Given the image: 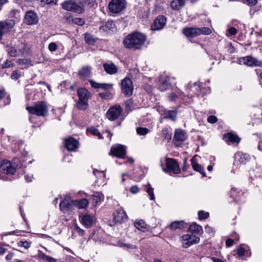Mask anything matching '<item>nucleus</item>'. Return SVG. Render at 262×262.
<instances>
[{"label": "nucleus", "mask_w": 262, "mask_h": 262, "mask_svg": "<svg viewBox=\"0 0 262 262\" xmlns=\"http://www.w3.org/2000/svg\"><path fill=\"white\" fill-rule=\"evenodd\" d=\"M146 39V36L140 32H135L128 35L123 40L124 46L133 50L141 49Z\"/></svg>", "instance_id": "1"}, {"label": "nucleus", "mask_w": 262, "mask_h": 262, "mask_svg": "<svg viewBox=\"0 0 262 262\" xmlns=\"http://www.w3.org/2000/svg\"><path fill=\"white\" fill-rule=\"evenodd\" d=\"M26 110L30 114L39 117H46L48 114L49 107L46 102L40 101L36 102L34 106H27Z\"/></svg>", "instance_id": "2"}, {"label": "nucleus", "mask_w": 262, "mask_h": 262, "mask_svg": "<svg viewBox=\"0 0 262 262\" xmlns=\"http://www.w3.org/2000/svg\"><path fill=\"white\" fill-rule=\"evenodd\" d=\"M77 94L79 97L78 108L82 110H86L88 106V101L90 97V92L84 88H81L78 89Z\"/></svg>", "instance_id": "3"}, {"label": "nucleus", "mask_w": 262, "mask_h": 262, "mask_svg": "<svg viewBox=\"0 0 262 262\" xmlns=\"http://www.w3.org/2000/svg\"><path fill=\"white\" fill-rule=\"evenodd\" d=\"M61 5L62 9L68 11H72L78 14L83 13L84 12L83 7L77 4L73 0L66 1Z\"/></svg>", "instance_id": "4"}, {"label": "nucleus", "mask_w": 262, "mask_h": 262, "mask_svg": "<svg viewBox=\"0 0 262 262\" xmlns=\"http://www.w3.org/2000/svg\"><path fill=\"white\" fill-rule=\"evenodd\" d=\"M123 109L119 105L111 106L106 112V117L110 121H115L121 116Z\"/></svg>", "instance_id": "5"}, {"label": "nucleus", "mask_w": 262, "mask_h": 262, "mask_svg": "<svg viewBox=\"0 0 262 262\" xmlns=\"http://www.w3.org/2000/svg\"><path fill=\"white\" fill-rule=\"evenodd\" d=\"M163 170L165 172H172L174 174H178L180 172V168L178 163L173 159L167 158L166 160V167Z\"/></svg>", "instance_id": "6"}, {"label": "nucleus", "mask_w": 262, "mask_h": 262, "mask_svg": "<svg viewBox=\"0 0 262 262\" xmlns=\"http://www.w3.org/2000/svg\"><path fill=\"white\" fill-rule=\"evenodd\" d=\"M0 171L7 174H13L16 171V167L9 161L3 160L0 162Z\"/></svg>", "instance_id": "7"}, {"label": "nucleus", "mask_w": 262, "mask_h": 262, "mask_svg": "<svg viewBox=\"0 0 262 262\" xmlns=\"http://www.w3.org/2000/svg\"><path fill=\"white\" fill-rule=\"evenodd\" d=\"M109 155L118 158H124L126 155V149L122 145H114L111 147Z\"/></svg>", "instance_id": "8"}, {"label": "nucleus", "mask_w": 262, "mask_h": 262, "mask_svg": "<svg viewBox=\"0 0 262 262\" xmlns=\"http://www.w3.org/2000/svg\"><path fill=\"white\" fill-rule=\"evenodd\" d=\"M183 241L182 246L187 248L191 245L197 244L200 241V238L193 234H184L182 236Z\"/></svg>", "instance_id": "9"}, {"label": "nucleus", "mask_w": 262, "mask_h": 262, "mask_svg": "<svg viewBox=\"0 0 262 262\" xmlns=\"http://www.w3.org/2000/svg\"><path fill=\"white\" fill-rule=\"evenodd\" d=\"M122 92L126 96H130L133 94V86L132 81L128 78H125L121 82Z\"/></svg>", "instance_id": "10"}, {"label": "nucleus", "mask_w": 262, "mask_h": 262, "mask_svg": "<svg viewBox=\"0 0 262 262\" xmlns=\"http://www.w3.org/2000/svg\"><path fill=\"white\" fill-rule=\"evenodd\" d=\"M125 8L124 0H112L108 4V9L113 13H119Z\"/></svg>", "instance_id": "11"}, {"label": "nucleus", "mask_w": 262, "mask_h": 262, "mask_svg": "<svg viewBox=\"0 0 262 262\" xmlns=\"http://www.w3.org/2000/svg\"><path fill=\"white\" fill-rule=\"evenodd\" d=\"M15 25V21L13 20H7L0 22V40L3 35L9 31Z\"/></svg>", "instance_id": "12"}, {"label": "nucleus", "mask_w": 262, "mask_h": 262, "mask_svg": "<svg viewBox=\"0 0 262 262\" xmlns=\"http://www.w3.org/2000/svg\"><path fill=\"white\" fill-rule=\"evenodd\" d=\"M239 61L250 67H260L262 65L261 61L257 60L256 58L251 56L241 57L239 59Z\"/></svg>", "instance_id": "13"}, {"label": "nucleus", "mask_w": 262, "mask_h": 262, "mask_svg": "<svg viewBox=\"0 0 262 262\" xmlns=\"http://www.w3.org/2000/svg\"><path fill=\"white\" fill-rule=\"evenodd\" d=\"M167 22V18L164 15L158 16L154 20V24L151 25L153 30H159L163 29Z\"/></svg>", "instance_id": "14"}, {"label": "nucleus", "mask_w": 262, "mask_h": 262, "mask_svg": "<svg viewBox=\"0 0 262 262\" xmlns=\"http://www.w3.org/2000/svg\"><path fill=\"white\" fill-rule=\"evenodd\" d=\"M25 21L29 25H36L38 22V17L35 12L28 11L26 13Z\"/></svg>", "instance_id": "15"}, {"label": "nucleus", "mask_w": 262, "mask_h": 262, "mask_svg": "<svg viewBox=\"0 0 262 262\" xmlns=\"http://www.w3.org/2000/svg\"><path fill=\"white\" fill-rule=\"evenodd\" d=\"M81 217L80 222L81 224L86 228H90L95 221V217L92 215L88 213L84 214Z\"/></svg>", "instance_id": "16"}, {"label": "nucleus", "mask_w": 262, "mask_h": 262, "mask_svg": "<svg viewBox=\"0 0 262 262\" xmlns=\"http://www.w3.org/2000/svg\"><path fill=\"white\" fill-rule=\"evenodd\" d=\"M74 206V201L66 198L62 201L59 204L60 210L64 212L72 210Z\"/></svg>", "instance_id": "17"}, {"label": "nucleus", "mask_w": 262, "mask_h": 262, "mask_svg": "<svg viewBox=\"0 0 262 262\" xmlns=\"http://www.w3.org/2000/svg\"><path fill=\"white\" fill-rule=\"evenodd\" d=\"M126 212L122 209H119L114 212V220L115 222H123L127 220Z\"/></svg>", "instance_id": "18"}, {"label": "nucleus", "mask_w": 262, "mask_h": 262, "mask_svg": "<svg viewBox=\"0 0 262 262\" xmlns=\"http://www.w3.org/2000/svg\"><path fill=\"white\" fill-rule=\"evenodd\" d=\"M65 146L69 151H75L78 147V141L70 137L65 140Z\"/></svg>", "instance_id": "19"}, {"label": "nucleus", "mask_w": 262, "mask_h": 262, "mask_svg": "<svg viewBox=\"0 0 262 262\" xmlns=\"http://www.w3.org/2000/svg\"><path fill=\"white\" fill-rule=\"evenodd\" d=\"M10 103L9 95L4 89H0V107L4 106Z\"/></svg>", "instance_id": "20"}, {"label": "nucleus", "mask_w": 262, "mask_h": 262, "mask_svg": "<svg viewBox=\"0 0 262 262\" xmlns=\"http://www.w3.org/2000/svg\"><path fill=\"white\" fill-rule=\"evenodd\" d=\"M196 156H193L191 159V164L194 170L200 173L203 177L206 176L204 168L197 163Z\"/></svg>", "instance_id": "21"}, {"label": "nucleus", "mask_w": 262, "mask_h": 262, "mask_svg": "<svg viewBox=\"0 0 262 262\" xmlns=\"http://www.w3.org/2000/svg\"><path fill=\"white\" fill-rule=\"evenodd\" d=\"M234 158L236 160L241 164H246L250 160V156L245 153L237 152L235 154Z\"/></svg>", "instance_id": "22"}, {"label": "nucleus", "mask_w": 262, "mask_h": 262, "mask_svg": "<svg viewBox=\"0 0 262 262\" xmlns=\"http://www.w3.org/2000/svg\"><path fill=\"white\" fill-rule=\"evenodd\" d=\"M159 81L160 82L159 89L161 91L169 89L171 87L169 78L161 77Z\"/></svg>", "instance_id": "23"}, {"label": "nucleus", "mask_w": 262, "mask_h": 262, "mask_svg": "<svg viewBox=\"0 0 262 262\" xmlns=\"http://www.w3.org/2000/svg\"><path fill=\"white\" fill-rule=\"evenodd\" d=\"M170 229L172 230L177 229H183L187 227V225L183 221H174L169 226Z\"/></svg>", "instance_id": "24"}, {"label": "nucleus", "mask_w": 262, "mask_h": 262, "mask_svg": "<svg viewBox=\"0 0 262 262\" xmlns=\"http://www.w3.org/2000/svg\"><path fill=\"white\" fill-rule=\"evenodd\" d=\"M183 33L187 37H194L198 36V28L188 27L183 29Z\"/></svg>", "instance_id": "25"}, {"label": "nucleus", "mask_w": 262, "mask_h": 262, "mask_svg": "<svg viewBox=\"0 0 262 262\" xmlns=\"http://www.w3.org/2000/svg\"><path fill=\"white\" fill-rule=\"evenodd\" d=\"M103 68L105 72L111 75L116 74L117 72L118 69L116 65L113 63H104Z\"/></svg>", "instance_id": "26"}, {"label": "nucleus", "mask_w": 262, "mask_h": 262, "mask_svg": "<svg viewBox=\"0 0 262 262\" xmlns=\"http://www.w3.org/2000/svg\"><path fill=\"white\" fill-rule=\"evenodd\" d=\"M186 0H173L170 3L171 8L174 10H179L185 4Z\"/></svg>", "instance_id": "27"}, {"label": "nucleus", "mask_w": 262, "mask_h": 262, "mask_svg": "<svg viewBox=\"0 0 262 262\" xmlns=\"http://www.w3.org/2000/svg\"><path fill=\"white\" fill-rule=\"evenodd\" d=\"M224 138L226 142H230L232 143H238L240 142V138L237 136L232 133L225 134Z\"/></svg>", "instance_id": "28"}, {"label": "nucleus", "mask_w": 262, "mask_h": 262, "mask_svg": "<svg viewBox=\"0 0 262 262\" xmlns=\"http://www.w3.org/2000/svg\"><path fill=\"white\" fill-rule=\"evenodd\" d=\"M187 138L186 134L183 130L177 129L175 131L174 139L178 141H184Z\"/></svg>", "instance_id": "29"}, {"label": "nucleus", "mask_w": 262, "mask_h": 262, "mask_svg": "<svg viewBox=\"0 0 262 262\" xmlns=\"http://www.w3.org/2000/svg\"><path fill=\"white\" fill-rule=\"evenodd\" d=\"M134 225L136 228L142 232L148 230V227L147 224L142 220H136Z\"/></svg>", "instance_id": "30"}, {"label": "nucleus", "mask_w": 262, "mask_h": 262, "mask_svg": "<svg viewBox=\"0 0 262 262\" xmlns=\"http://www.w3.org/2000/svg\"><path fill=\"white\" fill-rule=\"evenodd\" d=\"M91 74V68L89 66L83 67L78 72L79 76L81 78L89 77Z\"/></svg>", "instance_id": "31"}, {"label": "nucleus", "mask_w": 262, "mask_h": 262, "mask_svg": "<svg viewBox=\"0 0 262 262\" xmlns=\"http://www.w3.org/2000/svg\"><path fill=\"white\" fill-rule=\"evenodd\" d=\"M164 115L165 118L175 121L177 119V111L176 110H165Z\"/></svg>", "instance_id": "32"}, {"label": "nucleus", "mask_w": 262, "mask_h": 262, "mask_svg": "<svg viewBox=\"0 0 262 262\" xmlns=\"http://www.w3.org/2000/svg\"><path fill=\"white\" fill-rule=\"evenodd\" d=\"M89 205V201L86 199H82L79 201H74V206L77 207L79 209L84 208Z\"/></svg>", "instance_id": "33"}, {"label": "nucleus", "mask_w": 262, "mask_h": 262, "mask_svg": "<svg viewBox=\"0 0 262 262\" xmlns=\"http://www.w3.org/2000/svg\"><path fill=\"white\" fill-rule=\"evenodd\" d=\"M189 230L193 233L202 234L203 233V228L201 226L193 223L189 226Z\"/></svg>", "instance_id": "34"}, {"label": "nucleus", "mask_w": 262, "mask_h": 262, "mask_svg": "<svg viewBox=\"0 0 262 262\" xmlns=\"http://www.w3.org/2000/svg\"><path fill=\"white\" fill-rule=\"evenodd\" d=\"M83 7H86L89 9L93 8L97 6L96 0H83Z\"/></svg>", "instance_id": "35"}, {"label": "nucleus", "mask_w": 262, "mask_h": 262, "mask_svg": "<svg viewBox=\"0 0 262 262\" xmlns=\"http://www.w3.org/2000/svg\"><path fill=\"white\" fill-rule=\"evenodd\" d=\"M84 40L89 45H94L96 42V39L90 33H86L84 34Z\"/></svg>", "instance_id": "36"}, {"label": "nucleus", "mask_w": 262, "mask_h": 262, "mask_svg": "<svg viewBox=\"0 0 262 262\" xmlns=\"http://www.w3.org/2000/svg\"><path fill=\"white\" fill-rule=\"evenodd\" d=\"M38 257L45 260L47 262H56L57 261L56 259L46 255L45 253L41 251L38 252Z\"/></svg>", "instance_id": "37"}, {"label": "nucleus", "mask_w": 262, "mask_h": 262, "mask_svg": "<svg viewBox=\"0 0 262 262\" xmlns=\"http://www.w3.org/2000/svg\"><path fill=\"white\" fill-rule=\"evenodd\" d=\"M198 36L200 35H209L211 33V30L208 27L198 28Z\"/></svg>", "instance_id": "38"}, {"label": "nucleus", "mask_w": 262, "mask_h": 262, "mask_svg": "<svg viewBox=\"0 0 262 262\" xmlns=\"http://www.w3.org/2000/svg\"><path fill=\"white\" fill-rule=\"evenodd\" d=\"M14 66V63L13 60L6 59L2 64H1V68L5 69L13 67Z\"/></svg>", "instance_id": "39"}, {"label": "nucleus", "mask_w": 262, "mask_h": 262, "mask_svg": "<svg viewBox=\"0 0 262 262\" xmlns=\"http://www.w3.org/2000/svg\"><path fill=\"white\" fill-rule=\"evenodd\" d=\"M8 54L12 57H16L20 53V51H17L15 47H11L8 49Z\"/></svg>", "instance_id": "40"}, {"label": "nucleus", "mask_w": 262, "mask_h": 262, "mask_svg": "<svg viewBox=\"0 0 262 262\" xmlns=\"http://www.w3.org/2000/svg\"><path fill=\"white\" fill-rule=\"evenodd\" d=\"M146 192L148 194L149 196H150V199L151 200H154L155 195L154 193V188L151 187L150 184L148 183L146 186Z\"/></svg>", "instance_id": "41"}, {"label": "nucleus", "mask_w": 262, "mask_h": 262, "mask_svg": "<svg viewBox=\"0 0 262 262\" xmlns=\"http://www.w3.org/2000/svg\"><path fill=\"white\" fill-rule=\"evenodd\" d=\"M162 135L164 139L167 141H169L171 138V134L167 128H164L162 130Z\"/></svg>", "instance_id": "42"}, {"label": "nucleus", "mask_w": 262, "mask_h": 262, "mask_svg": "<svg viewBox=\"0 0 262 262\" xmlns=\"http://www.w3.org/2000/svg\"><path fill=\"white\" fill-rule=\"evenodd\" d=\"M136 132L138 135L140 136H145L149 132V130L146 127H138L136 128Z\"/></svg>", "instance_id": "43"}, {"label": "nucleus", "mask_w": 262, "mask_h": 262, "mask_svg": "<svg viewBox=\"0 0 262 262\" xmlns=\"http://www.w3.org/2000/svg\"><path fill=\"white\" fill-rule=\"evenodd\" d=\"M241 193L239 191L237 192V189L235 188H232L230 191L231 197L233 198V201L235 202L238 201V199L237 197Z\"/></svg>", "instance_id": "44"}, {"label": "nucleus", "mask_w": 262, "mask_h": 262, "mask_svg": "<svg viewBox=\"0 0 262 262\" xmlns=\"http://www.w3.org/2000/svg\"><path fill=\"white\" fill-rule=\"evenodd\" d=\"M209 214L207 212H205V211H204L202 210L199 211L198 212V216H199V219L200 220L206 219L209 217Z\"/></svg>", "instance_id": "45"}, {"label": "nucleus", "mask_w": 262, "mask_h": 262, "mask_svg": "<svg viewBox=\"0 0 262 262\" xmlns=\"http://www.w3.org/2000/svg\"><path fill=\"white\" fill-rule=\"evenodd\" d=\"M93 203V204H97L98 202H100L101 200V195L99 193H96L94 194L92 196Z\"/></svg>", "instance_id": "46"}, {"label": "nucleus", "mask_w": 262, "mask_h": 262, "mask_svg": "<svg viewBox=\"0 0 262 262\" xmlns=\"http://www.w3.org/2000/svg\"><path fill=\"white\" fill-rule=\"evenodd\" d=\"M21 76V73L19 71H14L11 75V78L16 80Z\"/></svg>", "instance_id": "47"}, {"label": "nucleus", "mask_w": 262, "mask_h": 262, "mask_svg": "<svg viewBox=\"0 0 262 262\" xmlns=\"http://www.w3.org/2000/svg\"><path fill=\"white\" fill-rule=\"evenodd\" d=\"M73 23L77 25L82 26L85 24V20L81 18H76L74 19Z\"/></svg>", "instance_id": "48"}, {"label": "nucleus", "mask_w": 262, "mask_h": 262, "mask_svg": "<svg viewBox=\"0 0 262 262\" xmlns=\"http://www.w3.org/2000/svg\"><path fill=\"white\" fill-rule=\"evenodd\" d=\"M182 92L181 91L178 92L177 93H172L169 95V98L171 101H175L176 98L179 97Z\"/></svg>", "instance_id": "49"}, {"label": "nucleus", "mask_w": 262, "mask_h": 262, "mask_svg": "<svg viewBox=\"0 0 262 262\" xmlns=\"http://www.w3.org/2000/svg\"><path fill=\"white\" fill-rule=\"evenodd\" d=\"M18 246L24 247L25 249H28L30 247V244L28 241H20L18 243Z\"/></svg>", "instance_id": "50"}, {"label": "nucleus", "mask_w": 262, "mask_h": 262, "mask_svg": "<svg viewBox=\"0 0 262 262\" xmlns=\"http://www.w3.org/2000/svg\"><path fill=\"white\" fill-rule=\"evenodd\" d=\"M64 17L67 23H70L71 22H73L74 19L73 18L72 16L71 13H66Z\"/></svg>", "instance_id": "51"}, {"label": "nucleus", "mask_w": 262, "mask_h": 262, "mask_svg": "<svg viewBox=\"0 0 262 262\" xmlns=\"http://www.w3.org/2000/svg\"><path fill=\"white\" fill-rule=\"evenodd\" d=\"M217 121V119L216 117L213 115L210 116L207 118V121L210 123H215Z\"/></svg>", "instance_id": "52"}, {"label": "nucleus", "mask_w": 262, "mask_h": 262, "mask_svg": "<svg viewBox=\"0 0 262 262\" xmlns=\"http://www.w3.org/2000/svg\"><path fill=\"white\" fill-rule=\"evenodd\" d=\"M245 252L246 250L244 248L239 247L237 249L236 253L238 256H243L245 255Z\"/></svg>", "instance_id": "53"}, {"label": "nucleus", "mask_w": 262, "mask_h": 262, "mask_svg": "<svg viewBox=\"0 0 262 262\" xmlns=\"http://www.w3.org/2000/svg\"><path fill=\"white\" fill-rule=\"evenodd\" d=\"M243 2L247 5L253 6L256 4L257 0H243Z\"/></svg>", "instance_id": "54"}, {"label": "nucleus", "mask_w": 262, "mask_h": 262, "mask_svg": "<svg viewBox=\"0 0 262 262\" xmlns=\"http://www.w3.org/2000/svg\"><path fill=\"white\" fill-rule=\"evenodd\" d=\"M112 84H106V83H101L100 89H103L105 91H107L112 88Z\"/></svg>", "instance_id": "55"}, {"label": "nucleus", "mask_w": 262, "mask_h": 262, "mask_svg": "<svg viewBox=\"0 0 262 262\" xmlns=\"http://www.w3.org/2000/svg\"><path fill=\"white\" fill-rule=\"evenodd\" d=\"M49 50L51 52H54L57 49V45L55 42H51L48 46Z\"/></svg>", "instance_id": "56"}, {"label": "nucleus", "mask_w": 262, "mask_h": 262, "mask_svg": "<svg viewBox=\"0 0 262 262\" xmlns=\"http://www.w3.org/2000/svg\"><path fill=\"white\" fill-rule=\"evenodd\" d=\"M90 83L91 84V86L94 89H98L99 88L100 86L101 83H97L93 80H90Z\"/></svg>", "instance_id": "57"}, {"label": "nucleus", "mask_w": 262, "mask_h": 262, "mask_svg": "<svg viewBox=\"0 0 262 262\" xmlns=\"http://www.w3.org/2000/svg\"><path fill=\"white\" fill-rule=\"evenodd\" d=\"M205 231L210 234H214V231L213 228H212L211 227L209 226L208 225H207L205 227Z\"/></svg>", "instance_id": "58"}, {"label": "nucleus", "mask_w": 262, "mask_h": 262, "mask_svg": "<svg viewBox=\"0 0 262 262\" xmlns=\"http://www.w3.org/2000/svg\"><path fill=\"white\" fill-rule=\"evenodd\" d=\"M16 62L19 65H25L28 63V60L26 59H18Z\"/></svg>", "instance_id": "59"}, {"label": "nucleus", "mask_w": 262, "mask_h": 262, "mask_svg": "<svg viewBox=\"0 0 262 262\" xmlns=\"http://www.w3.org/2000/svg\"><path fill=\"white\" fill-rule=\"evenodd\" d=\"M228 31L230 35H234L237 33V30L234 27H231L228 30Z\"/></svg>", "instance_id": "60"}, {"label": "nucleus", "mask_w": 262, "mask_h": 262, "mask_svg": "<svg viewBox=\"0 0 262 262\" xmlns=\"http://www.w3.org/2000/svg\"><path fill=\"white\" fill-rule=\"evenodd\" d=\"M130 191L132 193H134V194L137 193L139 191L138 187L137 185H134V186H132L130 188Z\"/></svg>", "instance_id": "61"}, {"label": "nucleus", "mask_w": 262, "mask_h": 262, "mask_svg": "<svg viewBox=\"0 0 262 262\" xmlns=\"http://www.w3.org/2000/svg\"><path fill=\"white\" fill-rule=\"evenodd\" d=\"M233 240L231 238H229L227 239L226 241V246L227 247H230L233 245Z\"/></svg>", "instance_id": "62"}, {"label": "nucleus", "mask_w": 262, "mask_h": 262, "mask_svg": "<svg viewBox=\"0 0 262 262\" xmlns=\"http://www.w3.org/2000/svg\"><path fill=\"white\" fill-rule=\"evenodd\" d=\"M89 132L91 133L92 135L96 136L97 134H98V130L95 127H91L88 129Z\"/></svg>", "instance_id": "63"}, {"label": "nucleus", "mask_w": 262, "mask_h": 262, "mask_svg": "<svg viewBox=\"0 0 262 262\" xmlns=\"http://www.w3.org/2000/svg\"><path fill=\"white\" fill-rule=\"evenodd\" d=\"M75 229L77 232H78L81 235H83L85 232L84 231L81 229L77 224H76L75 226Z\"/></svg>", "instance_id": "64"}]
</instances>
